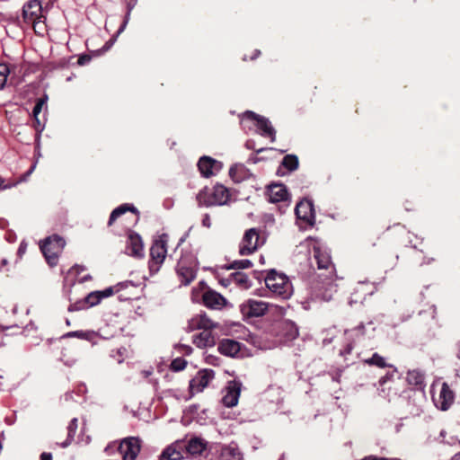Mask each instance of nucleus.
<instances>
[{"label":"nucleus","instance_id":"obj_6","mask_svg":"<svg viewBox=\"0 0 460 460\" xmlns=\"http://www.w3.org/2000/svg\"><path fill=\"white\" fill-rule=\"evenodd\" d=\"M260 232L257 228H250L245 231L239 245L240 255H250L264 244L265 238L261 236Z\"/></svg>","mask_w":460,"mask_h":460},{"label":"nucleus","instance_id":"obj_5","mask_svg":"<svg viewBox=\"0 0 460 460\" xmlns=\"http://www.w3.org/2000/svg\"><path fill=\"white\" fill-rule=\"evenodd\" d=\"M168 234H162L155 240L150 248L148 267L151 274L157 273L164 263L167 253Z\"/></svg>","mask_w":460,"mask_h":460},{"label":"nucleus","instance_id":"obj_12","mask_svg":"<svg viewBox=\"0 0 460 460\" xmlns=\"http://www.w3.org/2000/svg\"><path fill=\"white\" fill-rule=\"evenodd\" d=\"M214 377L215 372L212 369H203L199 371L197 376L191 379L190 383V393L194 394L202 392Z\"/></svg>","mask_w":460,"mask_h":460},{"label":"nucleus","instance_id":"obj_29","mask_svg":"<svg viewBox=\"0 0 460 460\" xmlns=\"http://www.w3.org/2000/svg\"><path fill=\"white\" fill-rule=\"evenodd\" d=\"M229 176L234 182H241L246 177V169L243 164H234L229 170Z\"/></svg>","mask_w":460,"mask_h":460},{"label":"nucleus","instance_id":"obj_13","mask_svg":"<svg viewBox=\"0 0 460 460\" xmlns=\"http://www.w3.org/2000/svg\"><path fill=\"white\" fill-rule=\"evenodd\" d=\"M202 303L209 309L220 310L226 305L227 300L221 294L208 288L202 294Z\"/></svg>","mask_w":460,"mask_h":460},{"label":"nucleus","instance_id":"obj_9","mask_svg":"<svg viewBox=\"0 0 460 460\" xmlns=\"http://www.w3.org/2000/svg\"><path fill=\"white\" fill-rule=\"evenodd\" d=\"M296 215L298 219L303 220L309 226H314L315 223V211L314 202L310 199H303L297 203L295 209Z\"/></svg>","mask_w":460,"mask_h":460},{"label":"nucleus","instance_id":"obj_37","mask_svg":"<svg viewBox=\"0 0 460 460\" xmlns=\"http://www.w3.org/2000/svg\"><path fill=\"white\" fill-rule=\"evenodd\" d=\"M10 73L9 67L6 64H0V89H2L7 80V76Z\"/></svg>","mask_w":460,"mask_h":460},{"label":"nucleus","instance_id":"obj_47","mask_svg":"<svg viewBox=\"0 0 460 460\" xmlns=\"http://www.w3.org/2000/svg\"><path fill=\"white\" fill-rule=\"evenodd\" d=\"M361 460H395L392 458H386V457H378L376 456H367L362 458Z\"/></svg>","mask_w":460,"mask_h":460},{"label":"nucleus","instance_id":"obj_51","mask_svg":"<svg viewBox=\"0 0 460 460\" xmlns=\"http://www.w3.org/2000/svg\"><path fill=\"white\" fill-rule=\"evenodd\" d=\"M184 348V352L189 355L192 352V348L190 346H188V345H184L183 346Z\"/></svg>","mask_w":460,"mask_h":460},{"label":"nucleus","instance_id":"obj_53","mask_svg":"<svg viewBox=\"0 0 460 460\" xmlns=\"http://www.w3.org/2000/svg\"><path fill=\"white\" fill-rule=\"evenodd\" d=\"M232 282H227L226 279H222L221 280V284L225 287H227L228 285H230Z\"/></svg>","mask_w":460,"mask_h":460},{"label":"nucleus","instance_id":"obj_54","mask_svg":"<svg viewBox=\"0 0 460 460\" xmlns=\"http://www.w3.org/2000/svg\"><path fill=\"white\" fill-rule=\"evenodd\" d=\"M24 251H25V247H23V245L21 244L20 247H19L18 252L22 253V252H24Z\"/></svg>","mask_w":460,"mask_h":460},{"label":"nucleus","instance_id":"obj_3","mask_svg":"<svg viewBox=\"0 0 460 460\" xmlns=\"http://www.w3.org/2000/svg\"><path fill=\"white\" fill-rule=\"evenodd\" d=\"M65 245V239L58 234L49 236L40 243V251L44 255L47 263L51 268L58 265L59 255L61 254Z\"/></svg>","mask_w":460,"mask_h":460},{"label":"nucleus","instance_id":"obj_19","mask_svg":"<svg viewBox=\"0 0 460 460\" xmlns=\"http://www.w3.org/2000/svg\"><path fill=\"white\" fill-rule=\"evenodd\" d=\"M192 342L199 349L213 347L216 344V336L212 331H202L192 336Z\"/></svg>","mask_w":460,"mask_h":460},{"label":"nucleus","instance_id":"obj_57","mask_svg":"<svg viewBox=\"0 0 460 460\" xmlns=\"http://www.w3.org/2000/svg\"><path fill=\"white\" fill-rule=\"evenodd\" d=\"M207 223H208V217L203 220V225L209 226V225L207 224Z\"/></svg>","mask_w":460,"mask_h":460},{"label":"nucleus","instance_id":"obj_43","mask_svg":"<svg viewBox=\"0 0 460 460\" xmlns=\"http://www.w3.org/2000/svg\"><path fill=\"white\" fill-rule=\"evenodd\" d=\"M394 377V372H387L384 376H382L378 383L380 386H384L388 381H391Z\"/></svg>","mask_w":460,"mask_h":460},{"label":"nucleus","instance_id":"obj_8","mask_svg":"<svg viewBox=\"0 0 460 460\" xmlns=\"http://www.w3.org/2000/svg\"><path fill=\"white\" fill-rule=\"evenodd\" d=\"M268 304L255 299H247L240 305V312L243 319L261 317L268 312Z\"/></svg>","mask_w":460,"mask_h":460},{"label":"nucleus","instance_id":"obj_11","mask_svg":"<svg viewBox=\"0 0 460 460\" xmlns=\"http://www.w3.org/2000/svg\"><path fill=\"white\" fill-rule=\"evenodd\" d=\"M42 6L39 0H31L22 7V19L27 24L34 25L42 16Z\"/></svg>","mask_w":460,"mask_h":460},{"label":"nucleus","instance_id":"obj_36","mask_svg":"<svg viewBox=\"0 0 460 460\" xmlns=\"http://www.w3.org/2000/svg\"><path fill=\"white\" fill-rule=\"evenodd\" d=\"M187 366V361L182 358L173 359L170 365V368L173 371L183 370Z\"/></svg>","mask_w":460,"mask_h":460},{"label":"nucleus","instance_id":"obj_16","mask_svg":"<svg viewBox=\"0 0 460 460\" xmlns=\"http://www.w3.org/2000/svg\"><path fill=\"white\" fill-rule=\"evenodd\" d=\"M222 167L220 162L209 157L202 156L198 162V168L202 176L208 178L214 174V171H219Z\"/></svg>","mask_w":460,"mask_h":460},{"label":"nucleus","instance_id":"obj_23","mask_svg":"<svg viewBox=\"0 0 460 460\" xmlns=\"http://www.w3.org/2000/svg\"><path fill=\"white\" fill-rule=\"evenodd\" d=\"M406 380L410 385L414 386L417 390H423L425 388V376L420 370L408 371Z\"/></svg>","mask_w":460,"mask_h":460},{"label":"nucleus","instance_id":"obj_10","mask_svg":"<svg viewBox=\"0 0 460 460\" xmlns=\"http://www.w3.org/2000/svg\"><path fill=\"white\" fill-rule=\"evenodd\" d=\"M218 323L211 320L205 313L198 314L188 321V332L196 330L213 331L218 327Z\"/></svg>","mask_w":460,"mask_h":460},{"label":"nucleus","instance_id":"obj_26","mask_svg":"<svg viewBox=\"0 0 460 460\" xmlns=\"http://www.w3.org/2000/svg\"><path fill=\"white\" fill-rule=\"evenodd\" d=\"M256 126L261 131V136L270 137L271 142L275 141L276 131L267 118L262 117L261 119H259V122Z\"/></svg>","mask_w":460,"mask_h":460},{"label":"nucleus","instance_id":"obj_60","mask_svg":"<svg viewBox=\"0 0 460 460\" xmlns=\"http://www.w3.org/2000/svg\"><path fill=\"white\" fill-rule=\"evenodd\" d=\"M158 460H170V459H167V458H164V452L161 454V456H159V459Z\"/></svg>","mask_w":460,"mask_h":460},{"label":"nucleus","instance_id":"obj_61","mask_svg":"<svg viewBox=\"0 0 460 460\" xmlns=\"http://www.w3.org/2000/svg\"><path fill=\"white\" fill-rule=\"evenodd\" d=\"M259 161H261V158H259L257 156L253 158V163H257Z\"/></svg>","mask_w":460,"mask_h":460},{"label":"nucleus","instance_id":"obj_46","mask_svg":"<svg viewBox=\"0 0 460 460\" xmlns=\"http://www.w3.org/2000/svg\"><path fill=\"white\" fill-rule=\"evenodd\" d=\"M261 55V51L259 49H254L252 53L251 56H247L245 55L243 57V60L246 61L247 59H250V60H254L256 59L259 56Z\"/></svg>","mask_w":460,"mask_h":460},{"label":"nucleus","instance_id":"obj_38","mask_svg":"<svg viewBox=\"0 0 460 460\" xmlns=\"http://www.w3.org/2000/svg\"><path fill=\"white\" fill-rule=\"evenodd\" d=\"M92 333L89 332L75 331L66 333L64 337H76L83 340H90Z\"/></svg>","mask_w":460,"mask_h":460},{"label":"nucleus","instance_id":"obj_4","mask_svg":"<svg viewBox=\"0 0 460 460\" xmlns=\"http://www.w3.org/2000/svg\"><path fill=\"white\" fill-rule=\"evenodd\" d=\"M266 287L277 296L288 298L292 294V285L288 278L278 273L275 270L268 272L265 278Z\"/></svg>","mask_w":460,"mask_h":460},{"label":"nucleus","instance_id":"obj_58","mask_svg":"<svg viewBox=\"0 0 460 460\" xmlns=\"http://www.w3.org/2000/svg\"><path fill=\"white\" fill-rule=\"evenodd\" d=\"M207 223H208V217L203 220V225L209 226V225L207 224Z\"/></svg>","mask_w":460,"mask_h":460},{"label":"nucleus","instance_id":"obj_55","mask_svg":"<svg viewBox=\"0 0 460 460\" xmlns=\"http://www.w3.org/2000/svg\"><path fill=\"white\" fill-rule=\"evenodd\" d=\"M133 6H134V5H133V4H128V15H129V13H130V11L132 10Z\"/></svg>","mask_w":460,"mask_h":460},{"label":"nucleus","instance_id":"obj_20","mask_svg":"<svg viewBox=\"0 0 460 460\" xmlns=\"http://www.w3.org/2000/svg\"><path fill=\"white\" fill-rule=\"evenodd\" d=\"M240 342L234 340L224 339L218 344V351L225 356L234 357L240 352Z\"/></svg>","mask_w":460,"mask_h":460},{"label":"nucleus","instance_id":"obj_7","mask_svg":"<svg viewBox=\"0 0 460 460\" xmlns=\"http://www.w3.org/2000/svg\"><path fill=\"white\" fill-rule=\"evenodd\" d=\"M313 251L318 269L324 270L326 271L325 279L332 281L335 270L329 251L320 245H314ZM328 285L332 286V283L328 282Z\"/></svg>","mask_w":460,"mask_h":460},{"label":"nucleus","instance_id":"obj_33","mask_svg":"<svg viewBox=\"0 0 460 460\" xmlns=\"http://www.w3.org/2000/svg\"><path fill=\"white\" fill-rule=\"evenodd\" d=\"M281 164L290 172L298 168L299 161L296 155H287L283 157Z\"/></svg>","mask_w":460,"mask_h":460},{"label":"nucleus","instance_id":"obj_1","mask_svg":"<svg viewBox=\"0 0 460 460\" xmlns=\"http://www.w3.org/2000/svg\"><path fill=\"white\" fill-rule=\"evenodd\" d=\"M229 199V190L222 184H216L212 188L205 187L197 195L199 205L205 207L222 206L226 204Z\"/></svg>","mask_w":460,"mask_h":460},{"label":"nucleus","instance_id":"obj_17","mask_svg":"<svg viewBox=\"0 0 460 460\" xmlns=\"http://www.w3.org/2000/svg\"><path fill=\"white\" fill-rule=\"evenodd\" d=\"M455 394L447 383H443L438 399H434L436 406L441 411H447L454 402Z\"/></svg>","mask_w":460,"mask_h":460},{"label":"nucleus","instance_id":"obj_22","mask_svg":"<svg viewBox=\"0 0 460 460\" xmlns=\"http://www.w3.org/2000/svg\"><path fill=\"white\" fill-rule=\"evenodd\" d=\"M371 291L369 290V286L366 283L359 282L353 288V291L350 296V302L352 303H363L367 296L371 295Z\"/></svg>","mask_w":460,"mask_h":460},{"label":"nucleus","instance_id":"obj_24","mask_svg":"<svg viewBox=\"0 0 460 460\" xmlns=\"http://www.w3.org/2000/svg\"><path fill=\"white\" fill-rule=\"evenodd\" d=\"M183 450L182 441H177L164 450V458L180 460L183 457Z\"/></svg>","mask_w":460,"mask_h":460},{"label":"nucleus","instance_id":"obj_18","mask_svg":"<svg viewBox=\"0 0 460 460\" xmlns=\"http://www.w3.org/2000/svg\"><path fill=\"white\" fill-rule=\"evenodd\" d=\"M267 195L269 197V201L271 203L287 201L289 198L288 189L282 183L270 185L267 190Z\"/></svg>","mask_w":460,"mask_h":460},{"label":"nucleus","instance_id":"obj_50","mask_svg":"<svg viewBox=\"0 0 460 460\" xmlns=\"http://www.w3.org/2000/svg\"><path fill=\"white\" fill-rule=\"evenodd\" d=\"M245 147L247 149H252V150H255V143L254 141L252 140H248L246 143H245Z\"/></svg>","mask_w":460,"mask_h":460},{"label":"nucleus","instance_id":"obj_31","mask_svg":"<svg viewBox=\"0 0 460 460\" xmlns=\"http://www.w3.org/2000/svg\"><path fill=\"white\" fill-rule=\"evenodd\" d=\"M364 363L368 366L377 367L379 368L393 367L392 365L386 363L385 358L378 353H374L371 358L365 359Z\"/></svg>","mask_w":460,"mask_h":460},{"label":"nucleus","instance_id":"obj_30","mask_svg":"<svg viewBox=\"0 0 460 460\" xmlns=\"http://www.w3.org/2000/svg\"><path fill=\"white\" fill-rule=\"evenodd\" d=\"M345 335L347 336L348 340H352L353 341L358 342L360 341L361 339L365 336V326L363 323H360L358 326L348 330L345 332Z\"/></svg>","mask_w":460,"mask_h":460},{"label":"nucleus","instance_id":"obj_48","mask_svg":"<svg viewBox=\"0 0 460 460\" xmlns=\"http://www.w3.org/2000/svg\"><path fill=\"white\" fill-rule=\"evenodd\" d=\"M34 128L38 132H40L42 130V128L40 127V122L37 118H34Z\"/></svg>","mask_w":460,"mask_h":460},{"label":"nucleus","instance_id":"obj_49","mask_svg":"<svg viewBox=\"0 0 460 460\" xmlns=\"http://www.w3.org/2000/svg\"><path fill=\"white\" fill-rule=\"evenodd\" d=\"M40 460H52V455L50 453L44 452L40 455Z\"/></svg>","mask_w":460,"mask_h":460},{"label":"nucleus","instance_id":"obj_56","mask_svg":"<svg viewBox=\"0 0 460 460\" xmlns=\"http://www.w3.org/2000/svg\"><path fill=\"white\" fill-rule=\"evenodd\" d=\"M34 168H35V164L31 165V169L27 172V175L31 173L32 171L34 170Z\"/></svg>","mask_w":460,"mask_h":460},{"label":"nucleus","instance_id":"obj_21","mask_svg":"<svg viewBox=\"0 0 460 460\" xmlns=\"http://www.w3.org/2000/svg\"><path fill=\"white\" fill-rule=\"evenodd\" d=\"M185 451L190 455L201 454L207 447L206 442L199 438H192L189 441H182Z\"/></svg>","mask_w":460,"mask_h":460},{"label":"nucleus","instance_id":"obj_27","mask_svg":"<svg viewBox=\"0 0 460 460\" xmlns=\"http://www.w3.org/2000/svg\"><path fill=\"white\" fill-rule=\"evenodd\" d=\"M77 428L78 420L74 418L70 420L68 426L66 427V438L64 441H57V444L60 445L62 447H68L75 438Z\"/></svg>","mask_w":460,"mask_h":460},{"label":"nucleus","instance_id":"obj_14","mask_svg":"<svg viewBox=\"0 0 460 460\" xmlns=\"http://www.w3.org/2000/svg\"><path fill=\"white\" fill-rule=\"evenodd\" d=\"M241 388V382L236 380L230 381L226 387V394L222 398L223 404L228 408L235 406L238 403Z\"/></svg>","mask_w":460,"mask_h":460},{"label":"nucleus","instance_id":"obj_34","mask_svg":"<svg viewBox=\"0 0 460 460\" xmlns=\"http://www.w3.org/2000/svg\"><path fill=\"white\" fill-rule=\"evenodd\" d=\"M252 267V262L250 260H237L234 261L229 266L226 267L227 270H239V269H249Z\"/></svg>","mask_w":460,"mask_h":460},{"label":"nucleus","instance_id":"obj_52","mask_svg":"<svg viewBox=\"0 0 460 460\" xmlns=\"http://www.w3.org/2000/svg\"><path fill=\"white\" fill-rule=\"evenodd\" d=\"M273 148H260V149H257L255 150L256 151V154H260L263 151H266V150H272Z\"/></svg>","mask_w":460,"mask_h":460},{"label":"nucleus","instance_id":"obj_25","mask_svg":"<svg viewBox=\"0 0 460 460\" xmlns=\"http://www.w3.org/2000/svg\"><path fill=\"white\" fill-rule=\"evenodd\" d=\"M226 280L227 282L234 283L238 288L242 289H248L252 286L251 280L247 274L241 271L231 273L228 278H226Z\"/></svg>","mask_w":460,"mask_h":460},{"label":"nucleus","instance_id":"obj_2","mask_svg":"<svg viewBox=\"0 0 460 460\" xmlns=\"http://www.w3.org/2000/svg\"><path fill=\"white\" fill-rule=\"evenodd\" d=\"M198 260L191 252H184L176 266V273L179 280L183 285H189L196 278Z\"/></svg>","mask_w":460,"mask_h":460},{"label":"nucleus","instance_id":"obj_41","mask_svg":"<svg viewBox=\"0 0 460 460\" xmlns=\"http://www.w3.org/2000/svg\"><path fill=\"white\" fill-rule=\"evenodd\" d=\"M355 341L352 340H349L348 343L344 346L342 349L340 351V355L346 356L351 353L354 348Z\"/></svg>","mask_w":460,"mask_h":460},{"label":"nucleus","instance_id":"obj_40","mask_svg":"<svg viewBox=\"0 0 460 460\" xmlns=\"http://www.w3.org/2000/svg\"><path fill=\"white\" fill-rule=\"evenodd\" d=\"M44 104H45L44 99L40 98L37 100V102L34 105V108L32 110V114H33L34 118H37L38 115L41 112V110H42V107Z\"/></svg>","mask_w":460,"mask_h":460},{"label":"nucleus","instance_id":"obj_35","mask_svg":"<svg viewBox=\"0 0 460 460\" xmlns=\"http://www.w3.org/2000/svg\"><path fill=\"white\" fill-rule=\"evenodd\" d=\"M84 298L89 307L98 305L102 300L100 291L91 292Z\"/></svg>","mask_w":460,"mask_h":460},{"label":"nucleus","instance_id":"obj_44","mask_svg":"<svg viewBox=\"0 0 460 460\" xmlns=\"http://www.w3.org/2000/svg\"><path fill=\"white\" fill-rule=\"evenodd\" d=\"M244 117L251 120L256 121V124L259 122V119L262 118V116L256 114L255 112L251 111H245Z\"/></svg>","mask_w":460,"mask_h":460},{"label":"nucleus","instance_id":"obj_28","mask_svg":"<svg viewBox=\"0 0 460 460\" xmlns=\"http://www.w3.org/2000/svg\"><path fill=\"white\" fill-rule=\"evenodd\" d=\"M128 211L133 213L138 212L137 209L133 205L122 204L119 207L116 208L114 210H112V212L110 215L108 226H112L118 217H119L121 215L125 214Z\"/></svg>","mask_w":460,"mask_h":460},{"label":"nucleus","instance_id":"obj_45","mask_svg":"<svg viewBox=\"0 0 460 460\" xmlns=\"http://www.w3.org/2000/svg\"><path fill=\"white\" fill-rule=\"evenodd\" d=\"M91 60V56L90 55H87V54H84V55H82L78 58V60H77V63L78 65L80 66H84L86 65L87 63H89Z\"/></svg>","mask_w":460,"mask_h":460},{"label":"nucleus","instance_id":"obj_59","mask_svg":"<svg viewBox=\"0 0 460 460\" xmlns=\"http://www.w3.org/2000/svg\"><path fill=\"white\" fill-rule=\"evenodd\" d=\"M126 23H127V21H125V22H123V24L121 25V27H120V28H119V31H121L124 29V27L126 26Z\"/></svg>","mask_w":460,"mask_h":460},{"label":"nucleus","instance_id":"obj_39","mask_svg":"<svg viewBox=\"0 0 460 460\" xmlns=\"http://www.w3.org/2000/svg\"><path fill=\"white\" fill-rule=\"evenodd\" d=\"M89 308L88 305L86 304L85 298L83 300L76 301L75 303L69 305L68 310L69 311H78V310H84Z\"/></svg>","mask_w":460,"mask_h":460},{"label":"nucleus","instance_id":"obj_32","mask_svg":"<svg viewBox=\"0 0 460 460\" xmlns=\"http://www.w3.org/2000/svg\"><path fill=\"white\" fill-rule=\"evenodd\" d=\"M129 285H132L131 282L126 281V282L118 283L114 287H109V288H105L104 290L100 291L101 298L103 299V298L109 297V296H112L113 294L119 292L122 288L128 287Z\"/></svg>","mask_w":460,"mask_h":460},{"label":"nucleus","instance_id":"obj_15","mask_svg":"<svg viewBox=\"0 0 460 460\" xmlns=\"http://www.w3.org/2000/svg\"><path fill=\"white\" fill-rule=\"evenodd\" d=\"M127 253L136 258L144 257V245L141 236L134 232H131L128 236L127 241Z\"/></svg>","mask_w":460,"mask_h":460},{"label":"nucleus","instance_id":"obj_42","mask_svg":"<svg viewBox=\"0 0 460 460\" xmlns=\"http://www.w3.org/2000/svg\"><path fill=\"white\" fill-rule=\"evenodd\" d=\"M225 452L228 453L231 456V460H241L242 456L237 448L228 447L225 449Z\"/></svg>","mask_w":460,"mask_h":460},{"label":"nucleus","instance_id":"obj_62","mask_svg":"<svg viewBox=\"0 0 460 460\" xmlns=\"http://www.w3.org/2000/svg\"><path fill=\"white\" fill-rule=\"evenodd\" d=\"M91 279H92V278H91V276H85V277L84 278V280Z\"/></svg>","mask_w":460,"mask_h":460}]
</instances>
